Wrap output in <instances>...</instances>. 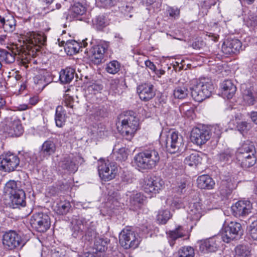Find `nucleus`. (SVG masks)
I'll return each instance as SVG.
<instances>
[{"label":"nucleus","mask_w":257,"mask_h":257,"mask_svg":"<svg viewBox=\"0 0 257 257\" xmlns=\"http://www.w3.org/2000/svg\"><path fill=\"white\" fill-rule=\"evenodd\" d=\"M202 205L199 202L190 204L187 211V219L194 222V224L200 219L203 214Z\"/></svg>","instance_id":"obj_20"},{"label":"nucleus","mask_w":257,"mask_h":257,"mask_svg":"<svg viewBox=\"0 0 257 257\" xmlns=\"http://www.w3.org/2000/svg\"><path fill=\"white\" fill-rule=\"evenodd\" d=\"M236 187V184L234 178L228 174L227 176H222L218 187V191L221 196H227Z\"/></svg>","instance_id":"obj_14"},{"label":"nucleus","mask_w":257,"mask_h":257,"mask_svg":"<svg viewBox=\"0 0 257 257\" xmlns=\"http://www.w3.org/2000/svg\"><path fill=\"white\" fill-rule=\"evenodd\" d=\"M32 32H29L22 36L21 41H23V44L21 45L23 52L21 55V62L25 68H27L29 65L31 66L32 48Z\"/></svg>","instance_id":"obj_8"},{"label":"nucleus","mask_w":257,"mask_h":257,"mask_svg":"<svg viewBox=\"0 0 257 257\" xmlns=\"http://www.w3.org/2000/svg\"><path fill=\"white\" fill-rule=\"evenodd\" d=\"M178 257H194V250L191 246L182 247L178 251Z\"/></svg>","instance_id":"obj_45"},{"label":"nucleus","mask_w":257,"mask_h":257,"mask_svg":"<svg viewBox=\"0 0 257 257\" xmlns=\"http://www.w3.org/2000/svg\"><path fill=\"white\" fill-rule=\"evenodd\" d=\"M123 81L118 79H114L110 82V89L115 93H119L122 90Z\"/></svg>","instance_id":"obj_49"},{"label":"nucleus","mask_w":257,"mask_h":257,"mask_svg":"<svg viewBox=\"0 0 257 257\" xmlns=\"http://www.w3.org/2000/svg\"><path fill=\"white\" fill-rule=\"evenodd\" d=\"M256 157H251L250 158L249 157L244 161L239 162V163L240 164L241 167L243 168H247L253 166L256 163Z\"/></svg>","instance_id":"obj_53"},{"label":"nucleus","mask_w":257,"mask_h":257,"mask_svg":"<svg viewBox=\"0 0 257 257\" xmlns=\"http://www.w3.org/2000/svg\"><path fill=\"white\" fill-rule=\"evenodd\" d=\"M241 225L236 222H230L224 227L222 232V238L224 242H229L231 240L238 238L241 232Z\"/></svg>","instance_id":"obj_10"},{"label":"nucleus","mask_w":257,"mask_h":257,"mask_svg":"<svg viewBox=\"0 0 257 257\" xmlns=\"http://www.w3.org/2000/svg\"><path fill=\"white\" fill-rule=\"evenodd\" d=\"M56 150V144L51 140L46 141L42 145L41 152L45 156H50L54 154Z\"/></svg>","instance_id":"obj_31"},{"label":"nucleus","mask_w":257,"mask_h":257,"mask_svg":"<svg viewBox=\"0 0 257 257\" xmlns=\"http://www.w3.org/2000/svg\"><path fill=\"white\" fill-rule=\"evenodd\" d=\"M134 204L136 205L137 203L140 204L143 201V198L141 193H136L132 199Z\"/></svg>","instance_id":"obj_64"},{"label":"nucleus","mask_w":257,"mask_h":257,"mask_svg":"<svg viewBox=\"0 0 257 257\" xmlns=\"http://www.w3.org/2000/svg\"><path fill=\"white\" fill-rule=\"evenodd\" d=\"M108 47V43L105 42L100 43L99 44L93 47L91 50L92 61L96 64L100 63Z\"/></svg>","instance_id":"obj_17"},{"label":"nucleus","mask_w":257,"mask_h":257,"mask_svg":"<svg viewBox=\"0 0 257 257\" xmlns=\"http://www.w3.org/2000/svg\"><path fill=\"white\" fill-rule=\"evenodd\" d=\"M121 180L122 183L128 184L132 182V178L129 174H123L121 177Z\"/></svg>","instance_id":"obj_63"},{"label":"nucleus","mask_w":257,"mask_h":257,"mask_svg":"<svg viewBox=\"0 0 257 257\" xmlns=\"http://www.w3.org/2000/svg\"><path fill=\"white\" fill-rule=\"evenodd\" d=\"M249 152H256L255 147L252 142L246 141L238 149L237 154H247Z\"/></svg>","instance_id":"obj_38"},{"label":"nucleus","mask_w":257,"mask_h":257,"mask_svg":"<svg viewBox=\"0 0 257 257\" xmlns=\"http://www.w3.org/2000/svg\"><path fill=\"white\" fill-rule=\"evenodd\" d=\"M92 23L94 27L97 30H100L107 26L108 21L105 16L99 15L92 20Z\"/></svg>","instance_id":"obj_37"},{"label":"nucleus","mask_w":257,"mask_h":257,"mask_svg":"<svg viewBox=\"0 0 257 257\" xmlns=\"http://www.w3.org/2000/svg\"><path fill=\"white\" fill-rule=\"evenodd\" d=\"M187 230L183 226H178L175 230L171 231L169 233V236L173 240L182 237L185 235Z\"/></svg>","instance_id":"obj_42"},{"label":"nucleus","mask_w":257,"mask_h":257,"mask_svg":"<svg viewBox=\"0 0 257 257\" xmlns=\"http://www.w3.org/2000/svg\"><path fill=\"white\" fill-rule=\"evenodd\" d=\"M245 86L242 85L243 99L244 102L249 105H252L257 102L256 98L253 96L251 91L249 89H244Z\"/></svg>","instance_id":"obj_33"},{"label":"nucleus","mask_w":257,"mask_h":257,"mask_svg":"<svg viewBox=\"0 0 257 257\" xmlns=\"http://www.w3.org/2000/svg\"><path fill=\"white\" fill-rule=\"evenodd\" d=\"M201 160L202 158L200 156L199 153L195 152L186 157L185 159V163L190 166H193L194 165L196 166L200 163Z\"/></svg>","instance_id":"obj_36"},{"label":"nucleus","mask_w":257,"mask_h":257,"mask_svg":"<svg viewBox=\"0 0 257 257\" xmlns=\"http://www.w3.org/2000/svg\"><path fill=\"white\" fill-rule=\"evenodd\" d=\"M160 159L157 150L149 148L137 154L134 158V162L140 169L149 170L155 168Z\"/></svg>","instance_id":"obj_3"},{"label":"nucleus","mask_w":257,"mask_h":257,"mask_svg":"<svg viewBox=\"0 0 257 257\" xmlns=\"http://www.w3.org/2000/svg\"><path fill=\"white\" fill-rule=\"evenodd\" d=\"M0 60L6 64L12 63L15 61V56L11 51L0 49Z\"/></svg>","instance_id":"obj_35"},{"label":"nucleus","mask_w":257,"mask_h":257,"mask_svg":"<svg viewBox=\"0 0 257 257\" xmlns=\"http://www.w3.org/2000/svg\"><path fill=\"white\" fill-rule=\"evenodd\" d=\"M120 67V64L117 61H112L107 64L106 71L108 73L115 74L119 71Z\"/></svg>","instance_id":"obj_46"},{"label":"nucleus","mask_w":257,"mask_h":257,"mask_svg":"<svg viewBox=\"0 0 257 257\" xmlns=\"http://www.w3.org/2000/svg\"><path fill=\"white\" fill-rule=\"evenodd\" d=\"M3 243L4 245L12 243L21 244L22 239L21 236L15 231H10L4 234Z\"/></svg>","instance_id":"obj_29"},{"label":"nucleus","mask_w":257,"mask_h":257,"mask_svg":"<svg viewBox=\"0 0 257 257\" xmlns=\"http://www.w3.org/2000/svg\"><path fill=\"white\" fill-rule=\"evenodd\" d=\"M77 157L72 156H64L59 162L58 166L63 170H66L71 172H75L77 170L76 163Z\"/></svg>","instance_id":"obj_23"},{"label":"nucleus","mask_w":257,"mask_h":257,"mask_svg":"<svg viewBox=\"0 0 257 257\" xmlns=\"http://www.w3.org/2000/svg\"><path fill=\"white\" fill-rule=\"evenodd\" d=\"M210 138V135L208 130L195 127L191 132V140L197 145L204 144Z\"/></svg>","instance_id":"obj_16"},{"label":"nucleus","mask_w":257,"mask_h":257,"mask_svg":"<svg viewBox=\"0 0 257 257\" xmlns=\"http://www.w3.org/2000/svg\"><path fill=\"white\" fill-rule=\"evenodd\" d=\"M55 120L56 124L58 127H61L65 124L66 114L62 106H58L56 108Z\"/></svg>","instance_id":"obj_32"},{"label":"nucleus","mask_w":257,"mask_h":257,"mask_svg":"<svg viewBox=\"0 0 257 257\" xmlns=\"http://www.w3.org/2000/svg\"><path fill=\"white\" fill-rule=\"evenodd\" d=\"M167 14L170 17L177 19L180 16V9L176 7L168 6L166 9Z\"/></svg>","instance_id":"obj_52"},{"label":"nucleus","mask_w":257,"mask_h":257,"mask_svg":"<svg viewBox=\"0 0 257 257\" xmlns=\"http://www.w3.org/2000/svg\"><path fill=\"white\" fill-rule=\"evenodd\" d=\"M33 89L37 93L41 92L45 87L47 85L45 82V77L47 72L45 69H38L33 67Z\"/></svg>","instance_id":"obj_13"},{"label":"nucleus","mask_w":257,"mask_h":257,"mask_svg":"<svg viewBox=\"0 0 257 257\" xmlns=\"http://www.w3.org/2000/svg\"><path fill=\"white\" fill-rule=\"evenodd\" d=\"M188 93L187 84L179 81V84L175 86L173 90V96L175 98L183 99L187 97Z\"/></svg>","instance_id":"obj_28"},{"label":"nucleus","mask_w":257,"mask_h":257,"mask_svg":"<svg viewBox=\"0 0 257 257\" xmlns=\"http://www.w3.org/2000/svg\"><path fill=\"white\" fill-rule=\"evenodd\" d=\"M250 227V236L252 239L257 240V224L254 225V223H253Z\"/></svg>","instance_id":"obj_62"},{"label":"nucleus","mask_w":257,"mask_h":257,"mask_svg":"<svg viewBox=\"0 0 257 257\" xmlns=\"http://www.w3.org/2000/svg\"><path fill=\"white\" fill-rule=\"evenodd\" d=\"M220 239L217 237H213L206 239L200 245V250L203 252H214L219 246Z\"/></svg>","instance_id":"obj_22"},{"label":"nucleus","mask_w":257,"mask_h":257,"mask_svg":"<svg viewBox=\"0 0 257 257\" xmlns=\"http://www.w3.org/2000/svg\"><path fill=\"white\" fill-rule=\"evenodd\" d=\"M98 172L100 178L104 181L114 179L118 172V167L114 162L100 159L98 162Z\"/></svg>","instance_id":"obj_7"},{"label":"nucleus","mask_w":257,"mask_h":257,"mask_svg":"<svg viewBox=\"0 0 257 257\" xmlns=\"http://www.w3.org/2000/svg\"><path fill=\"white\" fill-rule=\"evenodd\" d=\"M86 11L85 7L79 3H75L70 9V14L73 18L83 15Z\"/></svg>","instance_id":"obj_34"},{"label":"nucleus","mask_w":257,"mask_h":257,"mask_svg":"<svg viewBox=\"0 0 257 257\" xmlns=\"http://www.w3.org/2000/svg\"><path fill=\"white\" fill-rule=\"evenodd\" d=\"M186 186V181L185 180H181L180 182L178 183L176 191L179 193H182L185 191Z\"/></svg>","instance_id":"obj_59"},{"label":"nucleus","mask_w":257,"mask_h":257,"mask_svg":"<svg viewBox=\"0 0 257 257\" xmlns=\"http://www.w3.org/2000/svg\"><path fill=\"white\" fill-rule=\"evenodd\" d=\"M72 231L73 237H81L84 234L89 235L86 229V225L82 218L76 219L72 222Z\"/></svg>","instance_id":"obj_21"},{"label":"nucleus","mask_w":257,"mask_h":257,"mask_svg":"<svg viewBox=\"0 0 257 257\" xmlns=\"http://www.w3.org/2000/svg\"><path fill=\"white\" fill-rule=\"evenodd\" d=\"M252 209V205L248 200H240L231 206L234 216L240 217L247 215Z\"/></svg>","instance_id":"obj_15"},{"label":"nucleus","mask_w":257,"mask_h":257,"mask_svg":"<svg viewBox=\"0 0 257 257\" xmlns=\"http://www.w3.org/2000/svg\"><path fill=\"white\" fill-rule=\"evenodd\" d=\"M230 44L228 45H231V47L235 53L239 51L242 47L241 42L238 39H228Z\"/></svg>","instance_id":"obj_55"},{"label":"nucleus","mask_w":257,"mask_h":257,"mask_svg":"<svg viewBox=\"0 0 257 257\" xmlns=\"http://www.w3.org/2000/svg\"><path fill=\"white\" fill-rule=\"evenodd\" d=\"M230 44L228 40H226L222 44L221 50L222 52L226 55H230L234 54L233 49L231 47V45H228Z\"/></svg>","instance_id":"obj_56"},{"label":"nucleus","mask_w":257,"mask_h":257,"mask_svg":"<svg viewBox=\"0 0 257 257\" xmlns=\"http://www.w3.org/2000/svg\"><path fill=\"white\" fill-rule=\"evenodd\" d=\"M171 215L168 209H161L159 210L157 219L159 223L165 224L171 218Z\"/></svg>","instance_id":"obj_39"},{"label":"nucleus","mask_w":257,"mask_h":257,"mask_svg":"<svg viewBox=\"0 0 257 257\" xmlns=\"http://www.w3.org/2000/svg\"><path fill=\"white\" fill-rule=\"evenodd\" d=\"M137 92L142 100L148 101L155 96L154 87L150 83H145L139 85L137 87Z\"/></svg>","instance_id":"obj_18"},{"label":"nucleus","mask_w":257,"mask_h":257,"mask_svg":"<svg viewBox=\"0 0 257 257\" xmlns=\"http://www.w3.org/2000/svg\"><path fill=\"white\" fill-rule=\"evenodd\" d=\"M5 132L10 137H19L23 133L20 120L16 116L7 118Z\"/></svg>","instance_id":"obj_12"},{"label":"nucleus","mask_w":257,"mask_h":257,"mask_svg":"<svg viewBox=\"0 0 257 257\" xmlns=\"http://www.w3.org/2000/svg\"><path fill=\"white\" fill-rule=\"evenodd\" d=\"M115 0H98V3L100 4V7H108L114 5Z\"/></svg>","instance_id":"obj_61"},{"label":"nucleus","mask_w":257,"mask_h":257,"mask_svg":"<svg viewBox=\"0 0 257 257\" xmlns=\"http://www.w3.org/2000/svg\"><path fill=\"white\" fill-rule=\"evenodd\" d=\"M160 143L171 154L181 152L184 149L182 136L174 130H163L160 136Z\"/></svg>","instance_id":"obj_2"},{"label":"nucleus","mask_w":257,"mask_h":257,"mask_svg":"<svg viewBox=\"0 0 257 257\" xmlns=\"http://www.w3.org/2000/svg\"><path fill=\"white\" fill-rule=\"evenodd\" d=\"M102 89V87L100 85L93 84L90 85L88 87V90L89 91H91L92 93L95 94L96 92H99Z\"/></svg>","instance_id":"obj_60"},{"label":"nucleus","mask_w":257,"mask_h":257,"mask_svg":"<svg viewBox=\"0 0 257 257\" xmlns=\"http://www.w3.org/2000/svg\"><path fill=\"white\" fill-rule=\"evenodd\" d=\"M197 184L200 189L210 190L214 188L215 182L209 175H202L198 177Z\"/></svg>","instance_id":"obj_26"},{"label":"nucleus","mask_w":257,"mask_h":257,"mask_svg":"<svg viewBox=\"0 0 257 257\" xmlns=\"http://www.w3.org/2000/svg\"><path fill=\"white\" fill-rule=\"evenodd\" d=\"M114 150H117L114 153L116 155V159L119 161H125L127 158L128 156V150L124 147H121L118 149H114Z\"/></svg>","instance_id":"obj_51"},{"label":"nucleus","mask_w":257,"mask_h":257,"mask_svg":"<svg viewBox=\"0 0 257 257\" xmlns=\"http://www.w3.org/2000/svg\"><path fill=\"white\" fill-rule=\"evenodd\" d=\"M46 39V36L43 32L35 33L33 32V57H34V52L38 53L37 56H39V53H41V49L45 44Z\"/></svg>","instance_id":"obj_25"},{"label":"nucleus","mask_w":257,"mask_h":257,"mask_svg":"<svg viewBox=\"0 0 257 257\" xmlns=\"http://www.w3.org/2000/svg\"><path fill=\"white\" fill-rule=\"evenodd\" d=\"M238 130L242 134L247 133L251 128V124L246 121H241L238 123L237 125Z\"/></svg>","instance_id":"obj_54"},{"label":"nucleus","mask_w":257,"mask_h":257,"mask_svg":"<svg viewBox=\"0 0 257 257\" xmlns=\"http://www.w3.org/2000/svg\"><path fill=\"white\" fill-rule=\"evenodd\" d=\"M75 71L72 68H66L60 73L59 79L63 83H69L74 78Z\"/></svg>","instance_id":"obj_30"},{"label":"nucleus","mask_w":257,"mask_h":257,"mask_svg":"<svg viewBox=\"0 0 257 257\" xmlns=\"http://www.w3.org/2000/svg\"><path fill=\"white\" fill-rule=\"evenodd\" d=\"M34 222L33 224H37L36 229L39 232H45L47 230L50 226V221L49 217L45 214L42 212L35 213L33 215Z\"/></svg>","instance_id":"obj_19"},{"label":"nucleus","mask_w":257,"mask_h":257,"mask_svg":"<svg viewBox=\"0 0 257 257\" xmlns=\"http://www.w3.org/2000/svg\"><path fill=\"white\" fill-rule=\"evenodd\" d=\"M213 90V85L208 78H201L193 82L191 88V94L193 98L197 102H201L209 97Z\"/></svg>","instance_id":"obj_4"},{"label":"nucleus","mask_w":257,"mask_h":257,"mask_svg":"<svg viewBox=\"0 0 257 257\" xmlns=\"http://www.w3.org/2000/svg\"><path fill=\"white\" fill-rule=\"evenodd\" d=\"M20 163V159L16 155L7 153L0 157V170L5 172L14 171Z\"/></svg>","instance_id":"obj_9"},{"label":"nucleus","mask_w":257,"mask_h":257,"mask_svg":"<svg viewBox=\"0 0 257 257\" xmlns=\"http://www.w3.org/2000/svg\"><path fill=\"white\" fill-rule=\"evenodd\" d=\"M255 153L256 152H249L247 154L244 153V154H236V157L237 160H238V163L244 161L246 159H247L249 157H256L255 156Z\"/></svg>","instance_id":"obj_58"},{"label":"nucleus","mask_w":257,"mask_h":257,"mask_svg":"<svg viewBox=\"0 0 257 257\" xmlns=\"http://www.w3.org/2000/svg\"><path fill=\"white\" fill-rule=\"evenodd\" d=\"M235 257H249L250 255L248 248L243 245L237 246L235 249Z\"/></svg>","instance_id":"obj_44"},{"label":"nucleus","mask_w":257,"mask_h":257,"mask_svg":"<svg viewBox=\"0 0 257 257\" xmlns=\"http://www.w3.org/2000/svg\"><path fill=\"white\" fill-rule=\"evenodd\" d=\"M71 204L69 201H64L57 204V212L60 214H66L69 212Z\"/></svg>","instance_id":"obj_48"},{"label":"nucleus","mask_w":257,"mask_h":257,"mask_svg":"<svg viewBox=\"0 0 257 257\" xmlns=\"http://www.w3.org/2000/svg\"><path fill=\"white\" fill-rule=\"evenodd\" d=\"M117 129L126 140H131L138 128L139 119L133 111L120 114L116 122Z\"/></svg>","instance_id":"obj_1"},{"label":"nucleus","mask_w":257,"mask_h":257,"mask_svg":"<svg viewBox=\"0 0 257 257\" xmlns=\"http://www.w3.org/2000/svg\"><path fill=\"white\" fill-rule=\"evenodd\" d=\"M233 154L234 151L228 148L218 155V159L221 162L226 163L232 160Z\"/></svg>","instance_id":"obj_43"},{"label":"nucleus","mask_w":257,"mask_h":257,"mask_svg":"<svg viewBox=\"0 0 257 257\" xmlns=\"http://www.w3.org/2000/svg\"><path fill=\"white\" fill-rule=\"evenodd\" d=\"M120 245L125 249L137 247L141 241V237L131 227L124 228L119 235Z\"/></svg>","instance_id":"obj_6"},{"label":"nucleus","mask_w":257,"mask_h":257,"mask_svg":"<svg viewBox=\"0 0 257 257\" xmlns=\"http://www.w3.org/2000/svg\"><path fill=\"white\" fill-rule=\"evenodd\" d=\"M59 45L60 46H63L65 51L69 55H73L77 54L80 49L79 44L75 40L67 41L66 43L62 41L61 43H59Z\"/></svg>","instance_id":"obj_27"},{"label":"nucleus","mask_w":257,"mask_h":257,"mask_svg":"<svg viewBox=\"0 0 257 257\" xmlns=\"http://www.w3.org/2000/svg\"><path fill=\"white\" fill-rule=\"evenodd\" d=\"M166 204L170 206L171 208L174 210L181 208L183 205L182 202L178 198H174L172 197H169L166 200Z\"/></svg>","instance_id":"obj_47"},{"label":"nucleus","mask_w":257,"mask_h":257,"mask_svg":"<svg viewBox=\"0 0 257 257\" xmlns=\"http://www.w3.org/2000/svg\"><path fill=\"white\" fill-rule=\"evenodd\" d=\"M1 23L3 25L4 29L8 32H13L15 30L16 20L13 17H11L6 21L4 18L1 19Z\"/></svg>","instance_id":"obj_41"},{"label":"nucleus","mask_w":257,"mask_h":257,"mask_svg":"<svg viewBox=\"0 0 257 257\" xmlns=\"http://www.w3.org/2000/svg\"><path fill=\"white\" fill-rule=\"evenodd\" d=\"M210 137L212 136L213 138L218 139L222 134V127L219 124H214L212 125L209 130Z\"/></svg>","instance_id":"obj_50"},{"label":"nucleus","mask_w":257,"mask_h":257,"mask_svg":"<svg viewBox=\"0 0 257 257\" xmlns=\"http://www.w3.org/2000/svg\"><path fill=\"white\" fill-rule=\"evenodd\" d=\"M5 189L9 194L10 207L13 208H17L26 205L25 192L22 189L18 187L15 181H10L7 182Z\"/></svg>","instance_id":"obj_5"},{"label":"nucleus","mask_w":257,"mask_h":257,"mask_svg":"<svg viewBox=\"0 0 257 257\" xmlns=\"http://www.w3.org/2000/svg\"><path fill=\"white\" fill-rule=\"evenodd\" d=\"M220 90L222 97L230 99L235 94L236 88L230 80H225L221 83Z\"/></svg>","instance_id":"obj_24"},{"label":"nucleus","mask_w":257,"mask_h":257,"mask_svg":"<svg viewBox=\"0 0 257 257\" xmlns=\"http://www.w3.org/2000/svg\"><path fill=\"white\" fill-rule=\"evenodd\" d=\"M164 184L162 179L154 176L146 178L143 187L146 193L153 196L162 189Z\"/></svg>","instance_id":"obj_11"},{"label":"nucleus","mask_w":257,"mask_h":257,"mask_svg":"<svg viewBox=\"0 0 257 257\" xmlns=\"http://www.w3.org/2000/svg\"><path fill=\"white\" fill-rule=\"evenodd\" d=\"M109 240L107 238H98L95 240L94 248L97 251H104L107 249Z\"/></svg>","instance_id":"obj_40"},{"label":"nucleus","mask_w":257,"mask_h":257,"mask_svg":"<svg viewBox=\"0 0 257 257\" xmlns=\"http://www.w3.org/2000/svg\"><path fill=\"white\" fill-rule=\"evenodd\" d=\"M246 23L248 27L252 28L257 27V16L250 15L246 19Z\"/></svg>","instance_id":"obj_57"}]
</instances>
